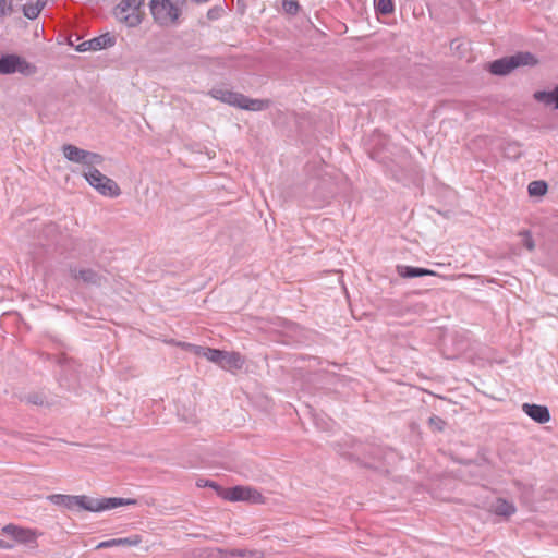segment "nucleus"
<instances>
[{"mask_svg":"<svg viewBox=\"0 0 558 558\" xmlns=\"http://www.w3.org/2000/svg\"><path fill=\"white\" fill-rule=\"evenodd\" d=\"M522 411L533 421L545 424L550 420V413L547 407L538 404L523 403Z\"/></svg>","mask_w":558,"mask_h":558,"instance_id":"12","label":"nucleus"},{"mask_svg":"<svg viewBox=\"0 0 558 558\" xmlns=\"http://www.w3.org/2000/svg\"><path fill=\"white\" fill-rule=\"evenodd\" d=\"M142 543V537L140 535H132L129 537L123 538H112L108 541L100 542L96 548H111V547H118V546H128V547H134Z\"/></svg>","mask_w":558,"mask_h":558,"instance_id":"14","label":"nucleus"},{"mask_svg":"<svg viewBox=\"0 0 558 558\" xmlns=\"http://www.w3.org/2000/svg\"><path fill=\"white\" fill-rule=\"evenodd\" d=\"M493 509L496 514L504 517H509L515 511L514 506L504 499H497L493 506Z\"/></svg>","mask_w":558,"mask_h":558,"instance_id":"19","label":"nucleus"},{"mask_svg":"<svg viewBox=\"0 0 558 558\" xmlns=\"http://www.w3.org/2000/svg\"><path fill=\"white\" fill-rule=\"evenodd\" d=\"M536 58L531 52H518L515 54L495 60L490 63L489 70L495 75H507L512 70L523 65H534Z\"/></svg>","mask_w":558,"mask_h":558,"instance_id":"5","label":"nucleus"},{"mask_svg":"<svg viewBox=\"0 0 558 558\" xmlns=\"http://www.w3.org/2000/svg\"><path fill=\"white\" fill-rule=\"evenodd\" d=\"M392 0H378L376 9L381 14H390L393 11Z\"/></svg>","mask_w":558,"mask_h":558,"instance_id":"21","label":"nucleus"},{"mask_svg":"<svg viewBox=\"0 0 558 558\" xmlns=\"http://www.w3.org/2000/svg\"><path fill=\"white\" fill-rule=\"evenodd\" d=\"M219 496L225 500L232 502L243 501L253 505L265 504V497L263 496V494L255 487L251 486L239 485L230 488H225L221 489Z\"/></svg>","mask_w":558,"mask_h":558,"instance_id":"7","label":"nucleus"},{"mask_svg":"<svg viewBox=\"0 0 558 558\" xmlns=\"http://www.w3.org/2000/svg\"><path fill=\"white\" fill-rule=\"evenodd\" d=\"M225 557L223 558H228V557H246V556H255L257 555L256 551H252V550H246V549H233V550H229V551H222Z\"/></svg>","mask_w":558,"mask_h":558,"instance_id":"23","label":"nucleus"},{"mask_svg":"<svg viewBox=\"0 0 558 558\" xmlns=\"http://www.w3.org/2000/svg\"><path fill=\"white\" fill-rule=\"evenodd\" d=\"M96 167L92 166L88 169H83L82 174L88 184L104 196H119L121 193L119 185L112 179L102 174Z\"/></svg>","mask_w":558,"mask_h":558,"instance_id":"4","label":"nucleus"},{"mask_svg":"<svg viewBox=\"0 0 558 558\" xmlns=\"http://www.w3.org/2000/svg\"><path fill=\"white\" fill-rule=\"evenodd\" d=\"M40 10H41V8L38 4H36V5H26L25 4L23 7L24 14L28 19H36L38 16V14L40 13Z\"/></svg>","mask_w":558,"mask_h":558,"instance_id":"25","label":"nucleus"},{"mask_svg":"<svg viewBox=\"0 0 558 558\" xmlns=\"http://www.w3.org/2000/svg\"><path fill=\"white\" fill-rule=\"evenodd\" d=\"M69 44H70L71 46H74V47H75V46H76V45H75V44H76V40H72V38H70V39H69Z\"/></svg>","mask_w":558,"mask_h":558,"instance_id":"29","label":"nucleus"},{"mask_svg":"<svg viewBox=\"0 0 558 558\" xmlns=\"http://www.w3.org/2000/svg\"><path fill=\"white\" fill-rule=\"evenodd\" d=\"M184 347L192 350L195 354L206 357L208 361L217 364L218 366L220 365L223 351L193 344H184Z\"/></svg>","mask_w":558,"mask_h":558,"instance_id":"15","label":"nucleus"},{"mask_svg":"<svg viewBox=\"0 0 558 558\" xmlns=\"http://www.w3.org/2000/svg\"><path fill=\"white\" fill-rule=\"evenodd\" d=\"M47 499L53 505L66 508L69 510H87L92 512H101L122 506H131L137 504V500L132 498L112 497L96 499L84 495L74 496L63 494L49 495Z\"/></svg>","mask_w":558,"mask_h":558,"instance_id":"1","label":"nucleus"},{"mask_svg":"<svg viewBox=\"0 0 558 558\" xmlns=\"http://www.w3.org/2000/svg\"><path fill=\"white\" fill-rule=\"evenodd\" d=\"M531 196H543L547 192V184L544 181H533L527 186Z\"/></svg>","mask_w":558,"mask_h":558,"instance_id":"20","label":"nucleus"},{"mask_svg":"<svg viewBox=\"0 0 558 558\" xmlns=\"http://www.w3.org/2000/svg\"><path fill=\"white\" fill-rule=\"evenodd\" d=\"M534 97L537 101L544 104L545 106H550L555 109H558V86L551 90L536 92Z\"/></svg>","mask_w":558,"mask_h":558,"instance_id":"17","label":"nucleus"},{"mask_svg":"<svg viewBox=\"0 0 558 558\" xmlns=\"http://www.w3.org/2000/svg\"><path fill=\"white\" fill-rule=\"evenodd\" d=\"M223 12V9L221 7H215L208 10L207 17L209 20H218Z\"/></svg>","mask_w":558,"mask_h":558,"instance_id":"27","label":"nucleus"},{"mask_svg":"<svg viewBox=\"0 0 558 558\" xmlns=\"http://www.w3.org/2000/svg\"><path fill=\"white\" fill-rule=\"evenodd\" d=\"M114 43V37L109 33H106L98 37H94L92 39L82 41L81 44L75 46V50L78 52L98 51L105 48L112 47Z\"/></svg>","mask_w":558,"mask_h":558,"instance_id":"11","label":"nucleus"},{"mask_svg":"<svg viewBox=\"0 0 558 558\" xmlns=\"http://www.w3.org/2000/svg\"><path fill=\"white\" fill-rule=\"evenodd\" d=\"M72 276L75 279L82 280L86 283L99 284L100 277L92 269L72 270Z\"/></svg>","mask_w":558,"mask_h":558,"instance_id":"18","label":"nucleus"},{"mask_svg":"<svg viewBox=\"0 0 558 558\" xmlns=\"http://www.w3.org/2000/svg\"><path fill=\"white\" fill-rule=\"evenodd\" d=\"M210 95L217 100L251 111H262L267 109L269 106L268 100L251 99L240 93H235L222 87L213 88L210 90Z\"/></svg>","mask_w":558,"mask_h":558,"instance_id":"2","label":"nucleus"},{"mask_svg":"<svg viewBox=\"0 0 558 558\" xmlns=\"http://www.w3.org/2000/svg\"><path fill=\"white\" fill-rule=\"evenodd\" d=\"M519 235L522 238V244L529 250L533 251L535 247L534 240L530 231H521Z\"/></svg>","mask_w":558,"mask_h":558,"instance_id":"24","label":"nucleus"},{"mask_svg":"<svg viewBox=\"0 0 558 558\" xmlns=\"http://www.w3.org/2000/svg\"><path fill=\"white\" fill-rule=\"evenodd\" d=\"M144 2L145 0H120L113 10L114 17L128 27L138 26L145 15Z\"/></svg>","mask_w":558,"mask_h":558,"instance_id":"3","label":"nucleus"},{"mask_svg":"<svg viewBox=\"0 0 558 558\" xmlns=\"http://www.w3.org/2000/svg\"><path fill=\"white\" fill-rule=\"evenodd\" d=\"M397 270H398V274L402 278H415V277L435 276L436 275L435 271L429 270V269L405 266V265L398 266Z\"/></svg>","mask_w":558,"mask_h":558,"instance_id":"16","label":"nucleus"},{"mask_svg":"<svg viewBox=\"0 0 558 558\" xmlns=\"http://www.w3.org/2000/svg\"><path fill=\"white\" fill-rule=\"evenodd\" d=\"M0 548L2 549H12L13 548V544L11 543H8L3 539H0Z\"/></svg>","mask_w":558,"mask_h":558,"instance_id":"28","label":"nucleus"},{"mask_svg":"<svg viewBox=\"0 0 558 558\" xmlns=\"http://www.w3.org/2000/svg\"><path fill=\"white\" fill-rule=\"evenodd\" d=\"M2 534L12 537L16 543L28 545L33 548L37 546L39 533L36 530L22 527L15 524H7L1 530Z\"/></svg>","mask_w":558,"mask_h":558,"instance_id":"10","label":"nucleus"},{"mask_svg":"<svg viewBox=\"0 0 558 558\" xmlns=\"http://www.w3.org/2000/svg\"><path fill=\"white\" fill-rule=\"evenodd\" d=\"M149 7L155 22L161 26L174 25L180 16V9L170 0H151Z\"/></svg>","mask_w":558,"mask_h":558,"instance_id":"6","label":"nucleus"},{"mask_svg":"<svg viewBox=\"0 0 558 558\" xmlns=\"http://www.w3.org/2000/svg\"><path fill=\"white\" fill-rule=\"evenodd\" d=\"M62 151L69 161L80 163L84 169H88L92 166H100L105 160L100 154L82 149L72 144L63 145Z\"/></svg>","mask_w":558,"mask_h":558,"instance_id":"9","label":"nucleus"},{"mask_svg":"<svg viewBox=\"0 0 558 558\" xmlns=\"http://www.w3.org/2000/svg\"><path fill=\"white\" fill-rule=\"evenodd\" d=\"M244 362L240 353L223 351L219 366L226 371L235 372L243 367Z\"/></svg>","mask_w":558,"mask_h":558,"instance_id":"13","label":"nucleus"},{"mask_svg":"<svg viewBox=\"0 0 558 558\" xmlns=\"http://www.w3.org/2000/svg\"><path fill=\"white\" fill-rule=\"evenodd\" d=\"M282 7L291 15H295L300 10V4L296 0H283Z\"/></svg>","mask_w":558,"mask_h":558,"instance_id":"22","label":"nucleus"},{"mask_svg":"<svg viewBox=\"0 0 558 558\" xmlns=\"http://www.w3.org/2000/svg\"><path fill=\"white\" fill-rule=\"evenodd\" d=\"M36 68L25 58L16 53H4L0 57V75H12L15 73L22 75H32Z\"/></svg>","mask_w":558,"mask_h":558,"instance_id":"8","label":"nucleus"},{"mask_svg":"<svg viewBox=\"0 0 558 558\" xmlns=\"http://www.w3.org/2000/svg\"><path fill=\"white\" fill-rule=\"evenodd\" d=\"M12 7L8 0H0V16L11 14Z\"/></svg>","mask_w":558,"mask_h":558,"instance_id":"26","label":"nucleus"}]
</instances>
